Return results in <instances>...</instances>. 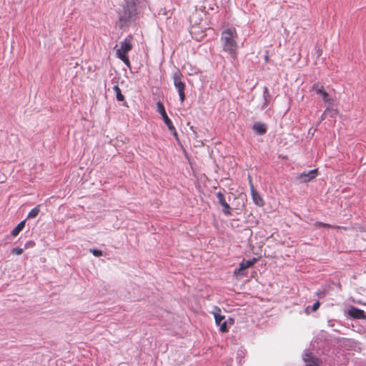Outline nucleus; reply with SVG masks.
I'll return each instance as SVG.
<instances>
[{
    "label": "nucleus",
    "instance_id": "26",
    "mask_svg": "<svg viewBox=\"0 0 366 366\" xmlns=\"http://www.w3.org/2000/svg\"><path fill=\"white\" fill-rule=\"evenodd\" d=\"M265 93H268V90L267 88L265 89Z\"/></svg>",
    "mask_w": 366,
    "mask_h": 366
},
{
    "label": "nucleus",
    "instance_id": "11",
    "mask_svg": "<svg viewBox=\"0 0 366 366\" xmlns=\"http://www.w3.org/2000/svg\"><path fill=\"white\" fill-rule=\"evenodd\" d=\"M253 130L258 134H264L267 132V127L261 122H256L253 125Z\"/></svg>",
    "mask_w": 366,
    "mask_h": 366
},
{
    "label": "nucleus",
    "instance_id": "21",
    "mask_svg": "<svg viewBox=\"0 0 366 366\" xmlns=\"http://www.w3.org/2000/svg\"><path fill=\"white\" fill-rule=\"evenodd\" d=\"M11 253L16 255H20L23 253V249L20 247L14 248L11 249Z\"/></svg>",
    "mask_w": 366,
    "mask_h": 366
},
{
    "label": "nucleus",
    "instance_id": "9",
    "mask_svg": "<svg viewBox=\"0 0 366 366\" xmlns=\"http://www.w3.org/2000/svg\"><path fill=\"white\" fill-rule=\"evenodd\" d=\"M348 314L350 317L356 319H362L365 317V312L356 307H352Z\"/></svg>",
    "mask_w": 366,
    "mask_h": 366
},
{
    "label": "nucleus",
    "instance_id": "19",
    "mask_svg": "<svg viewBox=\"0 0 366 366\" xmlns=\"http://www.w3.org/2000/svg\"><path fill=\"white\" fill-rule=\"evenodd\" d=\"M257 261V258H253L250 260L244 261L243 260L242 262L245 265V267L247 268L252 267L254 263H256Z\"/></svg>",
    "mask_w": 366,
    "mask_h": 366
},
{
    "label": "nucleus",
    "instance_id": "16",
    "mask_svg": "<svg viewBox=\"0 0 366 366\" xmlns=\"http://www.w3.org/2000/svg\"><path fill=\"white\" fill-rule=\"evenodd\" d=\"M39 205L36 206V207L33 208L29 213L27 218L28 219H34L37 217L39 214L40 209H39Z\"/></svg>",
    "mask_w": 366,
    "mask_h": 366
},
{
    "label": "nucleus",
    "instance_id": "12",
    "mask_svg": "<svg viewBox=\"0 0 366 366\" xmlns=\"http://www.w3.org/2000/svg\"><path fill=\"white\" fill-rule=\"evenodd\" d=\"M315 226L316 227H327V228L342 229L344 230H347V227H345L334 226V225H331L329 224L323 223L322 222H315Z\"/></svg>",
    "mask_w": 366,
    "mask_h": 366
},
{
    "label": "nucleus",
    "instance_id": "3",
    "mask_svg": "<svg viewBox=\"0 0 366 366\" xmlns=\"http://www.w3.org/2000/svg\"><path fill=\"white\" fill-rule=\"evenodd\" d=\"M182 77L183 75L179 71H175L172 76L174 85L178 90L179 99L182 103L185 100L184 89L186 87L184 82L182 81Z\"/></svg>",
    "mask_w": 366,
    "mask_h": 366
},
{
    "label": "nucleus",
    "instance_id": "6",
    "mask_svg": "<svg viewBox=\"0 0 366 366\" xmlns=\"http://www.w3.org/2000/svg\"><path fill=\"white\" fill-rule=\"evenodd\" d=\"M216 195H217V197L218 199L219 203L223 207L222 212L225 215H227V216L228 215H231L232 214V213H231V207L229 205V204L226 202L224 194L221 192H219L217 193Z\"/></svg>",
    "mask_w": 366,
    "mask_h": 366
},
{
    "label": "nucleus",
    "instance_id": "10",
    "mask_svg": "<svg viewBox=\"0 0 366 366\" xmlns=\"http://www.w3.org/2000/svg\"><path fill=\"white\" fill-rule=\"evenodd\" d=\"M212 314L214 315V317L215 320L216 325H219L222 322L225 317L221 315V310L218 307H214Z\"/></svg>",
    "mask_w": 366,
    "mask_h": 366
},
{
    "label": "nucleus",
    "instance_id": "5",
    "mask_svg": "<svg viewBox=\"0 0 366 366\" xmlns=\"http://www.w3.org/2000/svg\"><path fill=\"white\" fill-rule=\"evenodd\" d=\"M317 169H315L310 171L303 172L299 175L298 179L301 182H307L315 179L317 177Z\"/></svg>",
    "mask_w": 366,
    "mask_h": 366
},
{
    "label": "nucleus",
    "instance_id": "4",
    "mask_svg": "<svg viewBox=\"0 0 366 366\" xmlns=\"http://www.w3.org/2000/svg\"><path fill=\"white\" fill-rule=\"evenodd\" d=\"M157 111L158 113H159L161 114L162 119L164 120L165 124L168 127V129L172 133V134L176 138H177L178 134L176 131V129H175L174 126L173 125L172 122L167 116L164 106L161 102H158L157 104Z\"/></svg>",
    "mask_w": 366,
    "mask_h": 366
},
{
    "label": "nucleus",
    "instance_id": "17",
    "mask_svg": "<svg viewBox=\"0 0 366 366\" xmlns=\"http://www.w3.org/2000/svg\"><path fill=\"white\" fill-rule=\"evenodd\" d=\"M247 269V267H245V265L241 262L239 264V268L236 269L234 271V275L236 276H238V275H240V276H242L244 275V273L243 272Z\"/></svg>",
    "mask_w": 366,
    "mask_h": 366
},
{
    "label": "nucleus",
    "instance_id": "2",
    "mask_svg": "<svg viewBox=\"0 0 366 366\" xmlns=\"http://www.w3.org/2000/svg\"><path fill=\"white\" fill-rule=\"evenodd\" d=\"M132 36L131 35L127 36L123 41L121 42V46L116 51L117 56L127 66H130V61L127 56V53L132 49Z\"/></svg>",
    "mask_w": 366,
    "mask_h": 366
},
{
    "label": "nucleus",
    "instance_id": "24",
    "mask_svg": "<svg viewBox=\"0 0 366 366\" xmlns=\"http://www.w3.org/2000/svg\"><path fill=\"white\" fill-rule=\"evenodd\" d=\"M320 302L317 301L313 305H312V312H315L318 310V308L320 307Z\"/></svg>",
    "mask_w": 366,
    "mask_h": 366
},
{
    "label": "nucleus",
    "instance_id": "1",
    "mask_svg": "<svg viewBox=\"0 0 366 366\" xmlns=\"http://www.w3.org/2000/svg\"><path fill=\"white\" fill-rule=\"evenodd\" d=\"M237 38L238 35L234 28H228L222 32L221 42L222 49L234 59H237L238 54Z\"/></svg>",
    "mask_w": 366,
    "mask_h": 366
},
{
    "label": "nucleus",
    "instance_id": "15",
    "mask_svg": "<svg viewBox=\"0 0 366 366\" xmlns=\"http://www.w3.org/2000/svg\"><path fill=\"white\" fill-rule=\"evenodd\" d=\"M113 89H114V92L116 93L117 99L119 102L124 101V96L122 94V91H121L120 88L117 85H116L113 87Z\"/></svg>",
    "mask_w": 366,
    "mask_h": 366
},
{
    "label": "nucleus",
    "instance_id": "27",
    "mask_svg": "<svg viewBox=\"0 0 366 366\" xmlns=\"http://www.w3.org/2000/svg\"><path fill=\"white\" fill-rule=\"evenodd\" d=\"M265 59H266V61L268 60V56H267L265 57Z\"/></svg>",
    "mask_w": 366,
    "mask_h": 366
},
{
    "label": "nucleus",
    "instance_id": "8",
    "mask_svg": "<svg viewBox=\"0 0 366 366\" xmlns=\"http://www.w3.org/2000/svg\"><path fill=\"white\" fill-rule=\"evenodd\" d=\"M303 360L307 366H319L320 360L310 353H305L303 356Z\"/></svg>",
    "mask_w": 366,
    "mask_h": 366
},
{
    "label": "nucleus",
    "instance_id": "23",
    "mask_svg": "<svg viewBox=\"0 0 366 366\" xmlns=\"http://www.w3.org/2000/svg\"><path fill=\"white\" fill-rule=\"evenodd\" d=\"M34 246H35V242L34 241H29L25 244L24 247H25V249H28V248L34 247Z\"/></svg>",
    "mask_w": 366,
    "mask_h": 366
},
{
    "label": "nucleus",
    "instance_id": "13",
    "mask_svg": "<svg viewBox=\"0 0 366 366\" xmlns=\"http://www.w3.org/2000/svg\"><path fill=\"white\" fill-rule=\"evenodd\" d=\"M25 220L20 222L17 226L11 231V235L14 237L17 236L19 232L24 228L25 227Z\"/></svg>",
    "mask_w": 366,
    "mask_h": 366
},
{
    "label": "nucleus",
    "instance_id": "25",
    "mask_svg": "<svg viewBox=\"0 0 366 366\" xmlns=\"http://www.w3.org/2000/svg\"><path fill=\"white\" fill-rule=\"evenodd\" d=\"M229 323H230L231 325H232V324L234 323V320H233V319H232V318H229Z\"/></svg>",
    "mask_w": 366,
    "mask_h": 366
},
{
    "label": "nucleus",
    "instance_id": "22",
    "mask_svg": "<svg viewBox=\"0 0 366 366\" xmlns=\"http://www.w3.org/2000/svg\"><path fill=\"white\" fill-rule=\"evenodd\" d=\"M90 252L95 256V257H100L102 255V251L99 250L97 249H91Z\"/></svg>",
    "mask_w": 366,
    "mask_h": 366
},
{
    "label": "nucleus",
    "instance_id": "20",
    "mask_svg": "<svg viewBox=\"0 0 366 366\" xmlns=\"http://www.w3.org/2000/svg\"><path fill=\"white\" fill-rule=\"evenodd\" d=\"M218 326H219V331L221 332H228V327H227V321H224L223 322H220L219 325H217Z\"/></svg>",
    "mask_w": 366,
    "mask_h": 366
},
{
    "label": "nucleus",
    "instance_id": "18",
    "mask_svg": "<svg viewBox=\"0 0 366 366\" xmlns=\"http://www.w3.org/2000/svg\"><path fill=\"white\" fill-rule=\"evenodd\" d=\"M324 89V86L319 82L315 83L312 86V90L315 92L317 94L320 93L321 90Z\"/></svg>",
    "mask_w": 366,
    "mask_h": 366
},
{
    "label": "nucleus",
    "instance_id": "7",
    "mask_svg": "<svg viewBox=\"0 0 366 366\" xmlns=\"http://www.w3.org/2000/svg\"><path fill=\"white\" fill-rule=\"evenodd\" d=\"M250 190L254 203L258 207H262L264 204V200L260 197L257 191L254 189L252 183L250 184Z\"/></svg>",
    "mask_w": 366,
    "mask_h": 366
},
{
    "label": "nucleus",
    "instance_id": "14",
    "mask_svg": "<svg viewBox=\"0 0 366 366\" xmlns=\"http://www.w3.org/2000/svg\"><path fill=\"white\" fill-rule=\"evenodd\" d=\"M317 94L321 96L325 102H328L330 104L332 103L330 94L324 89L321 90L320 93H317Z\"/></svg>",
    "mask_w": 366,
    "mask_h": 366
}]
</instances>
